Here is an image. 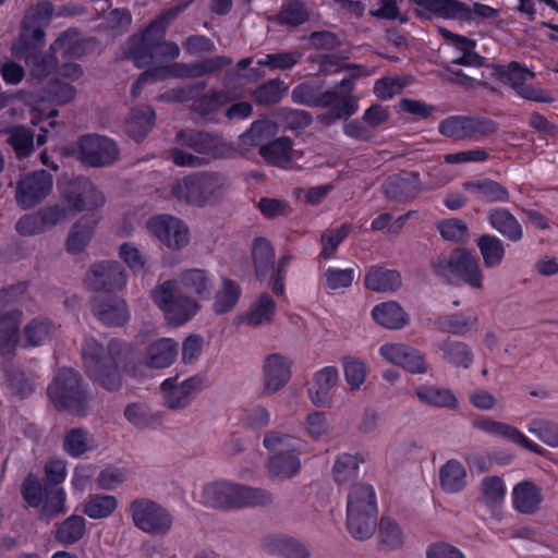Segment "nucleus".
<instances>
[{
	"mask_svg": "<svg viewBox=\"0 0 558 558\" xmlns=\"http://www.w3.org/2000/svg\"><path fill=\"white\" fill-rule=\"evenodd\" d=\"M131 354V347L118 339H111L107 345L94 339L86 340L82 349L85 373L92 381L105 390L118 391L123 384L121 365L130 359Z\"/></svg>",
	"mask_w": 558,
	"mask_h": 558,
	"instance_id": "obj_1",
	"label": "nucleus"
},
{
	"mask_svg": "<svg viewBox=\"0 0 558 558\" xmlns=\"http://www.w3.org/2000/svg\"><path fill=\"white\" fill-rule=\"evenodd\" d=\"M47 397L57 411L77 417H84L89 412L88 386L82 374L71 367L57 372L47 387Z\"/></svg>",
	"mask_w": 558,
	"mask_h": 558,
	"instance_id": "obj_2",
	"label": "nucleus"
},
{
	"mask_svg": "<svg viewBox=\"0 0 558 558\" xmlns=\"http://www.w3.org/2000/svg\"><path fill=\"white\" fill-rule=\"evenodd\" d=\"M228 187V180L222 173L201 171L174 181L170 195L187 205L205 207L220 202Z\"/></svg>",
	"mask_w": 558,
	"mask_h": 558,
	"instance_id": "obj_3",
	"label": "nucleus"
},
{
	"mask_svg": "<svg viewBox=\"0 0 558 558\" xmlns=\"http://www.w3.org/2000/svg\"><path fill=\"white\" fill-rule=\"evenodd\" d=\"M377 502L374 488L365 483L350 487L347 502V529L359 541L369 538L376 529Z\"/></svg>",
	"mask_w": 558,
	"mask_h": 558,
	"instance_id": "obj_4",
	"label": "nucleus"
},
{
	"mask_svg": "<svg viewBox=\"0 0 558 558\" xmlns=\"http://www.w3.org/2000/svg\"><path fill=\"white\" fill-rule=\"evenodd\" d=\"M166 33L146 28L142 35L132 36L126 44V58L137 68L150 65L154 60L177 59L180 48L174 41L165 39Z\"/></svg>",
	"mask_w": 558,
	"mask_h": 558,
	"instance_id": "obj_5",
	"label": "nucleus"
},
{
	"mask_svg": "<svg viewBox=\"0 0 558 558\" xmlns=\"http://www.w3.org/2000/svg\"><path fill=\"white\" fill-rule=\"evenodd\" d=\"M433 271L447 280L454 275L461 278L472 288L483 287V275L480 269L478 259L466 248L457 247L448 256L440 255L430 263Z\"/></svg>",
	"mask_w": 558,
	"mask_h": 558,
	"instance_id": "obj_6",
	"label": "nucleus"
},
{
	"mask_svg": "<svg viewBox=\"0 0 558 558\" xmlns=\"http://www.w3.org/2000/svg\"><path fill=\"white\" fill-rule=\"evenodd\" d=\"M342 70L349 71L350 74L333 86L339 97L338 104L332 110H328L317 117L318 121L327 126L333 124L338 120H347L356 112L359 108L357 98L353 95L355 81L359 77L367 76L369 74L368 70L364 65L354 63L341 64V66L335 71L339 72Z\"/></svg>",
	"mask_w": 558,
	"mask_h": 558,
	"instance_id": "obj_7",
	"label": "nucleus"
},
{
	"mask_svg": "<svg viewBox=\"0 0 558 558\" xmlns=\"http://www.w3.org/2000/svg\"><path fill=\"white\" fill-rule=\"evenodd\" d=\"M155 304L165 313L166 318L174 325H182L198 311L195 300L183 295L177 282L167 280L150 292Z\"/></svg>",
	"mask_w": 558,
	"mask_h": 558,
	"instance_id": "obj_8",
	"label": "nucleus"
},
{
	"mask_svg": "<svg viewBox=\"0 0 558 558\" xmlns=\"http://www.w3.org/2000/svg\"><path fill=\"white\" fill-rule=\"evenodd\" d=\"M129 511L136 527L151 535H165L172 526L170 512L150 499H135Z\"/></svg>",
	"mask_w": 558,
	"mask_h": 558,
	"instance_id": "obj_9",
	"label": "nucleus"
},
{
	"mask_svg": "<svg viewBox=\"0 0 558 558\" xmlns=\"http://www.w3.org/2000/svg\"><path fill=\"white\" fill-rule=\"evenodd\" d=\"M54 13L50 0H39L29 7L21 22V34L17 45L28 49L44 43L45 28L49 26Z\"/></svg>",
	"mask_w": 558,
	"mask_h": 558,
	"instance_id": "obj_10",
	"label": "nucleus"
},
{
	"mask_svg": "<svg viewBox=\"0 0 558 558\" xmlns=\"http://www.w3.org/2000/svg\"><path fill=\"white\" fill-rule=\"evenodd\" d=\"M119 157L114 141L98 134H86L78 140V159L86 166L107 167Z\"/></svg>",
	"mask_w": 558,
	"mask_h": 558,
	"instance_id": "obj_11",
	"label": "nucleus"
},
{
	"mask_svg": "<svg viewBox=\"0 0 558 558\" xmlns=\"http://www.w3.org/2000/svg\"><path fill=\"white\" fill-rule=\"evenodd\" d=\"M52 186L53 177L46 170L27 173L17 181L15 201L23 209H31L48 197Z\"/></svg>",
	"mask_w": 558,
	"mask_h": 558,
	"instance_id": "obj_12",
	"label": "nucleus"
},
{
	"mask_svg": "<svg viewBox=\"0 0 558 558\" xmlns=\"http://www.w3.org/2000/svg\"><path fill=\"white\" fill-rule=\"evenodd\" d=\"M149 231L168 248L180 251L190 242L186 223L171 215H158L147 221Z\"/></svg>",
	"mask_w": 558,
	"mask_h": 558,
	"instance_id": "obj_13",
	"label": "nucleus"
},
{
	"mask_svg": "<svg viewBox=\"0 0 558 558\" xmlns=\"http://www.w3.org/2000/svg\"><path fill=\"white\" fill-rule=\"evenodd\" d=\"M206 384L205 377L195 375L179 381L178 376L167 378L161 384L163 400L167 408L178 410L186 408Z\"/></svg>",
	"mask_w": 558,
	"mask_h": 558,
	"instance_id": "obj_14",
	"label": "nucleus"
},
{
	"mask_svg": "<svg viewBox=\"0 0 558 558\" xmlns=\"http://www.w3.org/2000/svg\"><path fill=\"white\" fill-rule=\"evenodd\" d=\"M84 282L92 291L121 290L126 284V274L118 260H101L90 265Z\"/></svg>",
	"mask_w": 558,
	"mask_h": 558,
	"instance_id": "obj_15",
	"label": "nucleus"
},
{
	"mask_svg": "<svg viewBox=\"0 0 558 558\" xmlns=\"http://www.w3.org/2000/svg\"><path fill=\"white\" fill-rule=\"evenodd\" d=\"M175 142L199 155H207L214 159L222 157L229 149L222 136L218 133L182 129L175 133Z\"/></svg>",
	"mask_w": 558,
	"mask_h": 558,
	"instance_id": "obj_16",
	"label": "nucleus"
},
{
	"mask_svg": "<svg viewBox=\"0 0 558 558\" xmlns=\"http://www.w3.org/2000/svg\"><path fill=\"white\" fill-rule=\"evenodd\" d=\"M90 310L98 320L110 327L123 326L130 318L126 302L118 295L94 296Z\"/></svg>",
	"mask_w": 558,
	"mask_h": 558,
	"instance_id": "obj_17",
	"label": "nucleus"
},
{
	"mask_svg": "<svg viewBox=\"0 0 558 558\" xmlns=\"http://www.w3.org/2000/svg\"><path fill=\"white\" fill-rule=\"evenodd\" d=\"M420 9L416 15L421 19H430V13L446 19L472 21V11L465 3L458 0H411Z\"/></svg>",
	"mask_w": 558,
	"mask_h": 558,
	"instance_id": "obj_18",
	"label": "nucleus"
},
{
	"mask_svg": "<svg viewBox=\"0 0 558 558\" xmlns=\"http://www.w3.org/2000/svg\"><path fill=\"white\" fill-rule=\"evenodd\" d=\"M385 195L392 201L405 203L414 199L422 191L418 173L402 172L389 177L383 184Z\"/></svg>",
	"mask_w": 558,
	"mask_h": 558,
	"instance_id": "obj_19",
	"label": "nucleus"
},
{
	"mask_svg": "<svg viewBox=\"0 0 558 558\" xmlns=\"http://www.w3.org/2000/svg\"><path fill=\"white\" fill-rule=\"evenodd\" d=\"M291 365L289 359L278 353L270 354L265 359L263 366L265 393H275L289 381Z\"/></svg>",
	"mask_w": 558,
	"mask_h": 558,
	"instance_id": "obj_20",
	"label": "nucleus"
},
{
	"mask_svg": "<svg viewBox=\"0 0 558 558\" xmlns=\"http://www.w3.org/2000/svg\"><path fill=\"white\" fill-rule=\"evenodd\" d=\"M380 354L390 363L400 365L411 373L424 374L427 371L424 356L404 344H385L380 348Z\"/></svg>",
	"mask_w": 558,
	"mask_h": 558,
	"instance_id": "obj_21",
	"label": "nucleus"
},
{
	"mask_svg": "<svg viewBox=\"0 0 558 558\" xmlns=\"http://www.w3.org/2000/svg\"><path fill=\"white\" fill-rule=\"evenodd\" d=\"M474 426L488 434L506 438L534 453L544 454V449L538 445L530 441L518 428L501 422H497L487 417L474 421Z\"/></svg>",
	"mask_w": 558,
	"mask_h": 558,
	"instance_id": "obj_22",
	"label": "nucleus"
},
{
	"mask_svg": "<svg viewBox=\"0 0 558 558\" xmlns=\"http://www.w3.org/2000/svg\"><path fill=\"white\" fill-rule=\"evenodd\" d=\"M23 319L21 310L0 313V352L12 357L20 341V325Z\"/></svg>",
	"mask_w": 558,
	"mask_h": 558,
	"instance_id": "obj_23",
	"label": "nucleus"
},
{
	"mask_svg": "<svg viewBox=\"0 0 558 558\" xmlns=\"http://www.w3.org/2000/svg\"><path fill=\"white\" fill-rule=\"evenodd\" d=\"M442 38L452 44L460 52L461 56L452 60L453 64L474 66V68H486L490 66L486 64L484 57L480 56L474 51L476 43L468 37L454 34L444 27L438 28Z\"/></svg>",
	"mask_w": 558,
	"mask_h": 558,
	"instance_id": "obj_24",
	"label": "nucleus"
},
{
	"mask_svg": "<svg viewBox=\"0 0 558 558\" xmlns=\"http://www.w3.org/2000/svg\"><path fill=\"white\" fill-rule=\"evenodd\" d=\"M239 484L218 481L204 486V502L218 509H236Z\"/></svg>",
	"mask_w": 558,
	"mask_h": 558,
	"instance_id": "obj_25",
	"label": "nucleus"
},
{
	"mask_svg": "<svg viewBox=\"0 0 558 558\" xmlns=\"http://www.w3.org/2000/svg\"><path fill=\"white\" fill-rule=\"evenodd\" d=\"M100 217L92 213L81 217L70 229L66 239V250L71 254H78L90 242Z\"/></svg>",
	"mask_w": 558,
	"mask_h": 558,
	"instance_id": "obj_26",
	"label": "nucleus"
},
{
	"mask_svg": "<svg viewBox=\"0 0 558 558\" xmlns=\"http://www.w3.org/2000/svg\"><path fill=\"white\" fill-rule=\"evenodd\" d=\"M487 220L490 227L510 242L523 239V228L515 216L507 208L495 207L488 210Z\"/></svg>",
	"mask_w": 558,
	"mask_h": 558,
	"instance_id": "obj_27",
	"label": "nucleus"
},
{
	"mask_svg": "<svg viewBox=\"0 0 558 558\" xmlns=\"http://www.w3.org/2000/svg\"><path fill=\"white\" fill-rule=\"evenodd\" d=\"M543 501L542 488L532 481H522L513 487V508L523 514H534Z\"/></svg>",
	"mask_w": 558,
	"mask_h": 558,
	"instance_id": "obj_28",
	"label": "nucleus"
},
{
	"mask_svg": "<svg viewBox=\"0 0 558 558\" xmlns=\"http://www.w3.org/2000/svg\"><path fill=\"white\" fill-rule=\"evenodd\" d=\"M96 47L95 38H81L76 31L62 33L52 44L51 49L61 50L68 59H78L93 51Z\"/></svg>",
	"mask_w": 558,
	"mask_h": 558,
	"instance_id": "obj_29",
	"label": "nucleus"
},
{
	"mask_svg": "<svg viewBox=\"0 0 558 558\" xmlns=\"http://www.w3.org/2000/svg\"><path fill=\"white\" fill-rule=\"evenodd\" d=\"M292 99L308 107L329 108V110H332L339 101L333 86L325 92H318L311 84L296 86L292 90Z\"/></svg>",
	"mask_w": 558,
	"mask_h": 558,
	"instance_id": "obj_30",
	"label": "nucleus"
},
{
	"mask_svg": "<svg viewBox=\"0 0 558 558\" xmlns=\"http://www.w3.org/2000/svg\"><path fill=\"white\" fill-rule=\"evenodd\" d=\"M178 343L170 338H161L146 348L145 365L151 368L170 366L178 356Z\"/></svg>",
	"mask_w": 558,
	"mask_h": 558,
	"instance_id": "obj_31",
	"label": "nucleus"
},
{
	"mask_svg": "<svg viewBox=\"0 0 558 558\" xmlns=\"http://www.w3.org/2000/svg\"><path fill=\"white\" fill-rule=\"evenodd\" d=\"M36 47L28 49L17 45L16 53L24 58L26 65L29 68L32 76L36 78L47 77L58 64L57 58L50 52H38Z\"/></svg>",
	"mask_w": 558,
	"mask_h": 558,
	"instance_id": "obj_32",
	"label": "nucleus"
},
{
	"mask_svg": "<svg viewBox=\"0 0 558 558\" xmlns=\"http://www.w3.org/2000/svg\"><path fill=\"white\" fill-rule=\"evenodd\" d=\"M252 259L255 276L260 282L274 272L275 250L265 238H256L252 244Z\"/></svg>",
	"mask_w": 558,
	"mask_h": 558,
	"instance_id": "obj_33",
	"label": "nucleus"
},
{
	"mask_svg": "<svg viewBox=\"0 0 558 558\" xmlns=\"http://www.w3.org/2000/svg\"><path fill=\"white\" fill-rule=\"evenodd\" d=\"M338 381V372L336 367L328 366L318 371L314 378V384L308 388V396L312 402L317 407L327 405L330 400V391Z\"/></svg>",
	"mask_w": 558,
	"mask_h": 558,
	"instance_id": "obj_34",
	"label": "nucleus"
},
{
	"mask_svg": "<svg viewBox=\"0 0 558 558\" xmlns=\"http://www.w3.org/2000/svg\"><path fill=\"white\" fill-rule=\"evenodd\" d=\"M4 385L11 395L20 399H26L35 391L36 379L33 374L9 365L4 369Z\"/></svg>",
	"mask_w": 558,
	"mask_h": 558,
	"instance_id": "obj_35",
	"label": "nucleus"
},
{
	"mask_svg": "<svg viewBox=\"0 0 558 558\" xmlns=\"http://www.w3.org/2000/svg\"><path fill=\"white\" fill-rule=\"evenodd\" d=\"M463 189L475 192L476 195L487 203H508L510 193L506 186L492 179L465 181Z\"/></svg>",
	"mask_w": 558,
	"mask_h": 558,
	"instance_id": "obj_36",
	"label": "nucleus"
},
{
	"mask_svg": "<svg viewBox=\"0 0 558 558\" xmlns=\"http://www.w3.org/2000/svg\"><path fill=\"white\" fill-rule=\"evenodd\" d=\"M444 360L454 367L470 368L474 360V353L465 342L446 338L438 344Z\"/></svg>",
	"mask_w": 558,
	"mask_h": 558,
	"instance_id": "obj_37",
	"label": "nucleus"
},
{
	"mask_svg": "<svg viewBox=\"0 0 558 558\" xmlns=\"http://www.w3.org/2000/svg\"><path fill=\"white\" fill-rule=\"evenodd\" d=\"M268 474L272 480H289L301 470V461L294 452L274 453L267 462Z\"/></svg>",
	"mask_w": 558,
	"mask_h": 558,
	"instance_id": "obj_38",
	"label": "nucleus"
},
{
	"mask_svg": "<svg viewBox=\"0 0 558 558\" xmlns=\"http://www.w3.org/2000/svg\"><path fill=\"white\" fill-rule=\"evenodd\" d=\"M488 77H496L505 84H509L514 90L519 88L527 78H534L535 74L523 68L519 62L512 61L508 66L495 65L487 66Z\"/></svg>",
	"mask_w": 558,
	"mask_h": 558,
	"instance_id": "obj_39",
	"label": "nucleus"
},
{
	"mask_svg": "<svg viewBox=\"0 0 558 558\" xmlns=\"http://www.w3.org/2000/svg\"><path fill=\"white\" fill-rule=\"evenodd\" d=\"M86 533V521L82 515L72 514L56 524L54 539L64 546L80 542Z\"/></svg>",
	"mask_w": 558,
	"mask_h": 558,
	"instance_id": "obj_40",
	"label": "nucleus"
},
{
	"mask_svg": "<svg viewBox=\"0 0 558 558\" xmlns=\"http://www.w3.org/2000/svg\"><path fill=\"white\" fill-rule=\"evenodd\" d=\"M365 286L376 292L396 291L401 286V276L397 270L373 267L365 276Z\"/></svg>",
	"mask_w": 558,
	"mask_h": 558,
	"instance_id": "obj_41",
	"label": "nucleus"
},
{
	"mask_svg": "<svg viewBox=\"0 0 558 558\" xmlns=\"http://www.w3.org/2000/svg\"><path fill=\"white\" fill-rule=\"evenodd\" d=\"M155 111L150 107L133 109L126 120L125 131L135 141L143 140L151 130Z\"/></svg>",
	"mask_w": 558,
	"mask_h": 558,
	"instance_id": "obj_42",
	"label": "nucleus"
},
{
	"mask_svg": "<svg viewBox=\"0 0 558 558\" xmlns=\"http://www.w3.org/2000/svg\"><path fill=\"white\" fill-rule=\"evenodd\" d=\"M373 318L385 328L399 329L408 323V315L397 302H386L376 305L372 312Z\"/></svg>",
	"mask_w": 558,
	"mask_h": 558,
	"instance_id": "obj_43",
	"label": "nucleus"
},
{
	"mask_svg": "<svg viewBox=\"0 0 558 558\" xmlns=\"http://www.w3.org/2000/svg\"><path fill=\"white\" fill-rule=\"evenodd\" d=\"M506 497V485L497 475L485 476L478 487L477 500L493 509L502 504Z\"/></svg>",
	"mask_w": 558,
	"mask_h": 558,
	"instance_id": "obj_44",
	"label": "nucleus"
},
{
	"mask_svg": "<svg viewBox=\"0 0 558 558\" xmlns=\"http://www.w3.org/2000/svg\"><path fill=\"white\" fill-rule=\"evenodd\" d=\"M259 155L272 166L284 167L292 159V141L287 136H281L262 145Z\"/></svg>",
	"mask_w": 558,
	"mask_h": 558,
	"instance_id": "obj_45",
	"label": "nucleus"
},
{
	"mask_svg": "<svg viewBox=\"0 0 558 558\" xmlns=\"http://www.w3.org/2000/svg\"><path fill=\"white\" fill-rule=\"evenodd\" d=\"M276 312V303L274 299L266 292L259 294L257 300L251 305V308L244 322L252 326L258 327L272 322Z\"/></svg>",
	"mask_w": 558,
	"mask_h": 558,
	"instance_id": "obj_46",
	"label": "nucleus"
},
{
	"mask_svg": "<svg viewBox=\"0 0 558 558\" xmlns=\"http://www.w3.org/2000/svg\"><path fill=\"white\" fill-rule=\"evenodd\" d=\"M54 326L48 318L36 317L23 328L24 348L39 347L50 339Z\"/></svg>",
	"mask_w": 558,
	"mask_h": 558,
	"instance_id": "obj_47",
	"label": "nucleus"
},
{
	"mask_svg": "<svg viewBox=\"0 0 558 558\" xmlns=\"http://www.w3.org/2000/svg\"><path fill=\"white\" fill-rule=\"evenodd\" d=\"M274 494L265 488L239 484L236 509L268 507L274 504Z\"/></svg>",
	"mask_w": 558,
	"mask_h": 558,
	"instance_id": "obj_48",
	"label": "nucleus"
},
{
	"mask_svg": "<svg viewBox=\"0 0 558 558\" xmlns=\"http://www.w3.org/2000/svg\"><path fill=\"white\" fill-rule=\"evenodd\" d=\"M65 498V492L62 488L47 485L46 495L40 505L39 520L49 521L54 517L64 514L66 511Z\"/></svg>",
	"mask_w": 558,
	"mask_h": 558,
	"instance_id": "obj_49",
	"label": "nucleus"
},
{
	"mask_svg": "<svg viewBox=\"0 0 558 558\" xmlns=\"http://www.w3.org/2000/svg\"><path fill=\"white\" fill-rule=\"evenodd\" d=\"M465 469L457 460H449L439 471L441 487L448 493H457L465 486Z\"/></svg>",
	"mask_w": 558,
	"mask_h": 558,
	"instance_id": "obj_50",
	"label": "nucleus"
},
{
	"mask_svg": "<svg viewBox=\"0 0 558 558\" xmlns=\"http://www.w3.org/2000/svg\"><path fill=\"white\" fill-rule=\"evenodd\" d=\"M477 246L486 267L493 268L501 264L505 247L499 238L492 234H483L477 239Z\"/></svg>",
	"mask_w": 558,
	"mask_h": 558,
	"instance_id": "obj_51",
	"label": "nucleus"
},
{
	"mask_svg": "<svg viewBox=\"0 0 558 558\" xmlns=\"http://www.w3.org/2000/svg\"><path fill=\"white\" fill-rule=\"evenodd\" d=\"M241 294L240 286L231 280L223 279L222 288L217 291L213 310L216 314L221 315L231 311L239 301Z\"/></svg>",
	"mask_w": 558,
	"mask_h": 558,
	"instance_id": "obj_52",
	"label": "nucleus"
},
{
	"mask_svg": "<svg viewBox=\"0 0 558 558\" xmlns=\"http://www.w3.org/2000/svg\"><path fill=\"white\" fill-rule=\"evenodd\" d=\"M269 550L277 551L286 558H308V549L299 541L289 536H275L268 539Z\"/></svg>",
	"mask_w": 558,
	"mask_h": 558,
	"instance_id": "obj_53",
	"label": "nucleus"
},
{
	"mask_svg": "<svg viewBox=\"0 0 558 558\" xmlns=\"http://www.w3.org/2000/svg\"><path fill=\"white\" fill-rule=\"evenodd\" d=\"M180 278L183 286L199 298L207 299L210 295L211 282L205 270L187 269L181 274Z\"/></svg>",
	"mask_w": 558,
	"mask_h": 558,
	"instance_id": "obj_54",
	"label": "nucleus"
},
{
	"mask_svg": "<svg viewBox=\"0 0 558 558\" xmlns=\"http://www.w3.org/2000/svg\"><path fill=\"white\" fill-rule=\"evenodd\" d=\"M118 506L114 496L92 495L83 505V512L92 519L109 517Z\"/></svg>",
	"mask_w": 558,
	"mask_h": 558,
	"instance_id": "obj_55",
	"label": "nucleus"
},
{
	"mask_svg": "<svg viewBox=\"0 0 558 558\" xmlns=\"http://www.w3.org/2000/svg\"><path fill=\"white\" fill-rule=\"evenodd\" d=\"M263 444L267 450L275 453L299 452L301 450L299 439L277 430L266 433Z\"/></svg>",
	"mask_w": 558,
	"mask_h": 558,
	"instance_id": "obj_56",
	"label": "nucleus"
},
{
	"mask_svg": "<svg viewBox=\"0 0 558 558\" xmlns=\"http://www.w3.org/2000/svg\"><path fill=\"white\" fill-rule=\"evenodd\" d=\"M308 20V12L301 0H290L282 5L275 21L281 25L299 26Z\"/></svg>",
	"mask_w": 558,
	"mask_h": 558,
	"instance_id": "obj_57",
	"label": "nucleus"
},
{
	"mask_svg": "<svg viewBox=\"0 0 558 558\" xmlns=\"http://www.w3.org/2000/svg\"><path fill=\"white\" fill-rule=\"evenodd\" d=\"M90 449L88 432L82 427L71 428L64 434L63 450L73 458H78Z\"/></svg>",
	"mask_w": 558,
	"mask_h": 558,
	"instance_id": "obj_58",
	"label": "nucleus"
},
{
	"mask_svg": "<svg viewBox=\"0 0 558 558\" xmlns=\"http://www.w3.org/2000/svg\"><path fill=\"white\" fill-rule=\"evenodd\" d=\"M275 132V124L270 121H255L251 128L242 134L241 142L245 146H258L266 145L267 141Z\"/></svg>",
	"mask_w": 558,
	"mask_h": 558,
	"instance_id": "obj_59",
	"label": "nucleus"
},
{
	"mask_svg": "<svg viewBox=\"0 0 558 558\" xmlns=\"http://www.w3.org/2000/svg\"><path fill=\"white\" fill-rule=\"evenodd\" d=\"M47 485L43 484L39 477L33 473L27 474L21 485L23 499L29 507L38 508L44 501Z\"/></svg>",
	"mask_w": 558,
	"mask_h": 558,
	"instance_id": "obj_60",
	"label": "nucleus"
},
{
	"mask_svg": "<svg viewBox=\"0 0 558 558\" xmlns=\"http://www.w3.org/2000/svg\"><path fill=\"white\" fill-rule=\"evenodd\" d=\"M45 97L58 105L62 106L71 102L76 95V89L69 83H65L60 80L50 81L44 89Z\"/></svg>",
	"mask_w": 558,
	"mask_h": 558,
	"instance_id": "obj_61",
	"label": "nucleus"
},
{
	"mask_svg": "<svg viewBox=\"0 0 558 558\" xmlns=\"http://www.w3.org/2000/svg\"><path fill=\"white\" fill-rule=\"evenodd\" d=\"M379 543L389 549L399 548L403 543L399 525L390 518L383 517L378 525Z\"/></svg>",
	"mask_w": 558,
	"mask_h": 558,
	"instance_id": "obj_62",
	"label": "nucleus"
},
{
	"mask_svg": "<svg viewBox=\"0 0 558 558\" xmlns=\"http://www.w3.org/2000/svg\"><path fill=\"white\" fill-rule=\"evenodd\" d=\"M441 135L456 141L469 140L468 116H452L439 123Z\"/></svg>",
	"mask_w": 558,
	"mask_h": 558,
	"instance_id": "obj_63",
	"label": "nucleus"
},
{
	"mask_svg": "<svg viewBox=\"0 0 558 558\" xmlns=\"http://www.w3.org/2000/svg\"><path fill=\"white\" fill-rule=\"evenodd\" d=\"M529 432L535 434L550 447H558V424L551 421L534 418L530 422Z\"/></svg>",
	"mask_w": 558,
	"mask_h": 558,
	"instance_id": "obj_64",
	"label": "nucleus"
}]
</instances>
